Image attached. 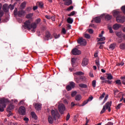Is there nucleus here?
Segmentation results:
<instances>
[{
    "instance_id": "obj_1",
    "label": "nucleus",
    "mask_w": 125,
    "mask_h": 125,
    "mask_svg": "<svg viewBox=\"0 0 125 125\" xmlns=\"http://www.w3.org/2000/svg\"><path fill=\"white\" fill-rule=\"evenodd\" d=\"M52 116H49L48 118V122L50 124H52L53 123V119L56 120V118H60V115L58 110H54L53 109L51 111Z\"/></svg>"
},
{
    "instance_id": "obj_2",
    "label": "nucleus",
    "mask_w": 125,
    "mask_h": 125,
    "mask_svg": "<svg viewBox=\"0 0 125 125\" xmlns=\"http://www.w3.org/2000/svg\"><path fill=\"white\" fill-rule=\"evenodd\" d=\"M30 23L31 21L29 20L27 21L24 22V26L28 28L29 31H30V30L35 31V29L37 28V24L36 23H32L30 24Z\"/></svg>"
},
{
    "instance_id": "obj_3",
    "label": "nucleus",
    "mask_w": 125,
    "mask_h": 125,
    "mask_svg": "<svg viewBox=\"0 0 125 125\" xmlns=\"http://www.w3.org/2000/svg\"><path fill=\"white\" fill-rule=\"evenodd\" d=\"M84 77L83 76H80L79 77L74 75V79L76 83H79L81 82H83L84 81Z\"/></svg>"
},
{
    "instance_id": "obj_4",
    "label": "nucleus",
    "mask_w": 125,
    "mask_h": 125,
    "mask_svg": "<svg viewBox=\"0 0 125 125\" xmlns=\"http://www.w3.org/2000/svg\"><path fill=\"white\" fill-rule=\"evenodd\" d=\"M77 43L81 46H85L87 44V41L85 39L81 37L77 40Z\"/></svg>"
},
{
    "instance_id": "obj_5",
    "label": "nucleus",
    "mask_w": 125,
    "mask_h": 125,
    "mask_svg": "<svg viewBox=\"0 0 125 125\" xmlns=\"http://www.w3.org/2000/svg\"><path fill=\"white\" fill-rule=\"evenodd\" d=\"M58 108L59 109V111L61 115L64 114V112L65 110V106L64 104H59Z\"/></svg>"
},
{
    "instance_id": "obj_6",
    "label": "nucleus",
    "mask_w": 125,
    "mask_h": 125,
    "mask_svg": "<svg viewBox=\"0 0 125 125\" xmlns=\"http://www.w3.org/2000/svg\"><path fill=\"white\" fill-rule=\"evenodd\" d=\"M5 107V100L4 99L0 100V112H3Z\"/></svg>"
},
{
    "instance_id": "obj_7",
    "label": "nucleus",
    "mask_w": 125,
    "mask_h": 125,
    "mask_svg": "<svg viewBox=\"0 0 125 125\" xmlns=\"http://www.w3.org/2000/svg\"><path fill=\"white\" fill-rule=\"evenodd\" d=\"M71 53H72V55H75V56L79 55L81 54V51L76 48H74L72 50Z\"/></svg>"
},
{
    "instance_id": "obj_8",
    "label": "nucleus",
    "mask_w": 125,
    "mask_h": 125,
    "mask_svg": "<svg viewBox=\"0 0 125 125\" xmlns=\"http://www.w3.org/2000/svg\"><path fill=\"white\" fill-rule=\"evenodd\" d=\"M116 21L118 22L123 23L125 21V17L124 16H118L116 18Z\"/></svg>"
},
{
    "instance_id": "obj_9",
    "label": "nucleus",
    "mask_w": 125,
    "mask_h": 125,
    "mask_svg": "<svg viewBox=\"0 0 125 125\" xmlns=\"http://www.w3.org/2000/svg\"><path fill=\"white\" fill-rule=\"evenodd\" d=\"M19 112L20 114L21 115H25V108L24 106H21L19 110Z\"/></svg>"
},
{
    "instance_id": "obj_10",
    "label": "nucleus",
    "mask_w": 125,
    "mask_h": 125,
    "mask_svg": "<svg viewBox=\"0 0 125 125\" xmlns=\"http://www.w3.org/2000/svg\"><path fill=\"white\" fill-rule=\"evenodd\" d=\"M14 107L15 106L12 104H10L8 106V108H7V111L9 112V114L8 115V117H9L11 114V112L10 111V110L13 109Z\"/></svg>"
},
{
    "instance_id": "obj_11",
    "label": "nucleus",
    "mask_w": 125,
    "mask_h": 125,
    "mask_svg": "<svg viewBox=\"0 0 125 125\" xmlns=\"http://www.w3.org/2000/svg\"><path fill=\"white\" fill-rule=\"evenodd\" d=\"M112 105V101L110 102H107L105 104L106 109H108L109 112H111V106Z\"/></svg>"
},
{
    "instance_id": "obj_12",
    "label": "nucleus",
    "mask_w": 125,
    "mask_h": 125,
    "mask_svg": "<svg viewBox=\"0 0 125 125\" xmlns=\"http://www.w3.org/2000/svg\"><path fill=\"white\" fill-rule=\"evenodd\" d=\"M88 64V59L84 58L83 59V62L82 63V65L83 66H85L86 65H87Z\"/></svg>"
},
{
    "instance_id": "obj_13",
    "label": "nucleus",
    "mask_w": 125,
    "mask_h": 125,
    "mask_svg": "<svg viewBox=\"0 0 125 125\" xmlns=\"http://www.w3.org/2000/svg\"><path fill=\"white\" fill-rule=\"evenodd\" d=\"M42 104L37 103L35 104L34 107L36 110H37V111H40L42 109Z\"/></svg>"
},
{
    "instance_id": "obj_14",
    "label": "nucleus",
    "mask_w": 125,
    "mask_h": 125,
    "mask_svg": "<svg viewBox=\"0 0 125 125\" xmlns=\"http://www.w3.org/2000/svg\"><path fill=\"white\" fill-rule=\"evenodd\" d=\"M116 35L118 38H124L125 39V34L124 35L123 33L121 32H118L116 33Z\"/></svg>"
},
{
    "instance_id": "obj_15",
    "label": "nucleus",
    "mask_w": 125,
    "mask_h": 125,
    "mask_svg": "<svg viewBox=\"0 0 125 125\" xmlns=\"http://www.w3.org/2000/svg\"><path fill=\"white\" fill-rule=\"evenodd\" d=\"M104 15H102L100 17H97L93 19V21L96 23H99L101 21V18H102V16H104Z\"/></svg>"
},
{
    "instance_id": "obj_16",
    "label": "nucleus",
    "mask_w": 125,
    "mask_h": 125,
    "mask_svg": "<svg viewBox=\"0 0 125 125\" xmlns=\"http://www.w3.org/2000/svg\"><path fill=\"white\" fill-rule=\"evenodd\" d=\"M26 13L25 11L24 10H20L18 12V15L20 17H21L22 16H24L25 15V14Z\"/></svg>"
},
{
    "instance_id": "obj_17",
    "label": "nucleus",
    "mask_w": 125,
    "mask_h": 125,
    "mask_svg": "<svg viewBox=\"0 0 125 125\" xmlns=\"http://www.w3.org/2000/svg\"><path fill=\"white\" fill-rule=\"evenodd\" d=\"M51 33L49 32H46L45 34V40L48 41L49 39L51 38Z\"/></svg>"
},
{
    "instance_id": "obj_18",
    "label": "nucleus",
    "mask_w": 125,
    "mask_h": 125,
    "mask_svg": "<svg viewBox=\"0 0 125 125\" xmlns=\"http://www.w3.org/2000/svg\"><path fill=\"white\" fill-rule=\"evenodd\" d=\"M121 26L122 25L120 24H115L113 26V29L115 30H119L121 28Z\"/></svg>"
},
{
    "instance_id": "obj_19",
    "label": "nucleus",
    "mask_w": 125,
    "mask_h": 125,
    "mask_svg": "<svg viewBox=\"0 0 125 125\" xmlns=\"http://www.w3.org/2000/svg\"><path fill=\"white\" fill-rule=\"evenodd\" d=\"M63 1H65L64 5L69 6L71 5L72 3L71 0H62Z\"/></svg>"
},
{
    "instance_id": "obj_20",
    "label": "nucleus",
    "mask_w": 125,
    "mask_h": 125,
    "mask_svg": "<svg viewBox=\"0 0 125 125\" xmlns=\"http://www.w3.org/2000/svg\"><path fill=\"white\" fill-rule=\"evenodd\" d=\"M84 74V73L82 71H77L73 73L74 76H82Z\"/></svg>"
},
{
    "instance_id": "obj_21",
    "label": "nucleus",
    "mask_w": 125,
    "mask_h": 125,
    "mask_svg": "<svg viewBox=\"0 0 125 125\" xmlns=\"http://www.w3.org/2000/svg\"><path fill=\"white\" fill-rule=\"evenodd\" d=\"M79 86L82 88H87L88 87L87 85L83 83L79 84Z\"/></svg>"
},
{
    "instance_id": "obj_22",
    "label": "nucleus",
    "mask_w": 125,
    "mask_h": 125,
    "mask_svg": "<svg viewBox=\"0 0 125 125\" xmlns=\"http://www.w3.org/2000/svg\"><path fill=\"white\" fill-rule=\"evenodd\" d=\"M73 21H74L73 19L71 17H69L67 19V22L68 23L71 24L73 22Z\"/></svg>"
},
{
    "instance_id": "obj_23",
    "label": "nucleus",
    "mask_w": 125,
    "mask_h": 125,
    "mask_svg": "<svg viewBox=\"0 0 125 125\" xmlns=\"http://www.w3.org/2000/svg\"><path fill=\"white\" fill-rule=\"evenodd\" d=\"M76 62V59L74 58H72L71 59V65L73 67H75V63Z\"/></svg>"
},
{
    "instance_id": "obj_24",
    "label": "nucleus",
    "mask_w": 125,
    "mask_h": 125,
    "mask_svg": "<svg viewBox=\"0 0 125 125\" xmlns=\"http://www.w3.org/2000/svg\"><path fill=\"white\" fill-rule=\"evenodd\" d=\"M69 85H70L72 88H74L75 87L76 84L74 82H72V81H71L70 82H69Z\"/></svg>"
},
{
    "instance_id": "obj_25",
    "label": "nucleus",
    "mask_w": 125,
    "mask_h": 125,
    "mask_svg": "<svg viewBox=\"0 0 125 125\" xmlns=\"http://www.w3.org/2000/svg\"><path fill=\"white\" fill-rule=\"evenodd\" d=\"M115 46L116 44L115 43L111 44L109 46V49L113 50L114 49H115Z\"/></svg>"
},
{
    "instance_id": "obj_26",
    "label": "nucleus",
    "mask_w": 125,
    "mask_h": 125,
    "mask_svg": "<svg viewBox=\"0 0 125 125\" xmlns=\"http://www.w3.org/2000/svg\"><path fill=\"white\" fill-rule=\"evenodd\" d=\"M113 16H115V17H116V16H119L118 15L120 14V12L118 11H113Z\"/></svg>"
},
{
    "instance_id": "obj_27",
    "label": "nucleus",
    "mask_w": 125,
    "mask_h": 125,
    "mask_svg": "<svg viewBox=\"0 0 125 125\" xmlns=\"http://www.w3.org/2000/svg\"><path fill=\"white\" fill-rule=\"evenodd\" d=\"M82 99V96L80 95H76L75 97V100L76 101H80Z\"/></svg>"
},
{
    "instance_id": "obj_28",
    "label": "nucleus",
    "mask_w": 125,
    "mask_h": 125,
    "mask_svg": "<svg viewBox=\"0 0 125 125\" xmlns=\"http://www.w3.org/2000/svg\"><path fill=\"white\" fill-rule=\"evenodd\" d=\"M115 83H116V84H117L120 86L122 85V83L121 82V80L119 79L116 80Z\"/></svg>"
},
{
    "instance_id": "obj_29",
    "label": "nucleus",
    "mask_w": 125,
    "mask_h": 125,
    "mask_svg": "<svg viewBox=\"0 0 125 125\" xmlns=\"http://www.w3.org/2000/svg\"><path fill=\"white\" fill-rule=\"evenodd\" d=\"M31 115L34 119H35V120L37 119L38 117L35 112H32Z\"/></svg>"
},
{
    "instance_id": "obj_30",
    "label": "nucleus",
    "mask_w": 125,
    "mask_h": 125,
    "mask_svg": "<svg viewBox=\"0 0 125 125\" xmlns=\"http://www.w3.org/2000/svg\"><path fill=\"white\" fill-rule=\"evenodd\" d=\"M105 19L106 20L110 21L112 19V16L107 15L105 16Z\"/></svg>"
},
{
    "instance_id": "obj_31",
    "label": "nucleus",
    "mask_w": 125,
    "mask_h": 125,
    "mask_svg": "<svg viewBox=\"0 0 125 125\" xmlns=\"http://www.w3.org/2000/svg\"><path fill=\"white\" fill-rule=\"evenodd\" d=\"M107 79L108 80H111L113 79V76L111 74H107Z\"/></svg>"
},
{
    "instance_id": "obj_32",
    "label": "nucleus",
    "mask_w": 125,
    "mask_h": 125,
    "mask_svg": "<svg viewBox=\"0 0 125 125\" xmlns=\"http://www.w3.org/2000/svg\"><path fill=\"white\" fill-rule=\"evenodd\" d=\"M97 40L98 42L104 41L105 37H101V38H97Z\"/></svg>"
},
{
    "instance_id": "obj_33",
    "label": "nucleus",
    "mask_w": 125,
    "mask_h": 125,
    "mask_svg": "<svg viewBox=\"0 0 125 125\" xmlns=\"http://www.w3.org/2000/svg\"><path fill=\"white\" fill-rule=\"evenodd\" d=\"M109 97V95H106L104 99V100L103 101V102L102 103V104H104L108 100V98Z\"/></svg>"
},
{
    "instance_id": "obj_34",
    "label": "nucleus",
    "mask_w": 125,
    "mask_h": 125,
    "mask_svg": "<svg viewBox=\"0 0 125 125\" xmlns=\"http://www.w3.org/2000/svg\"><path fill=\"white\" fill-rule=\"evenodd\" d=\"M105 111H106V106L105 105H104L103 109L102 111L100 112L101 114H102L105 112Z\"/></svg>"
},
{
    "instance_id": "obj_35",
    "label": "nucleus",
    "mask_w": 125,
    "mask_h": 125,
    "mask_svg": "<svg viewBox=\"0 0 125 125\" xmlns=\"http://www.w3.org/2000/svg\"><path fill=\"white\" fill-rule=\"evenodd\" d=\"M105 95H106V94L104 92L103 93L101 96L99 98V100H103L104 97H105Z\"/></svg>"
},
{
    "instance_id": "obj_36",
    "label": "nucleus",
    "mask_w": 125,
    "mask_h": 125,
    "mask_svg": "<svg viewBox=\"0 0 125 125\" xmlns=\"http://www.w3.org/2000/svg\"><path fill=\"white\" fill-rule=\"evenodd\" d=\"M120 47L122 50H125V43L121 44Z\"/></svg>"
},
{
    "instance_id": "obj_37",
    "label": "nucleus",
    "mask_w": 125,
    "mask_h": 125,
    "mask_svg": "<svg viewBox=\"0 0 125 125\" xmlns=\"http://www.w3.org/2000/svg\"><path fill=\"white\" fill-rule=\"evenodd\" d=\"M3 10L5 12H7L8 11L7 6H6V4H4L3 6Z\"/></svg>"
},
{
    "instance_id": "obj_38",
    "label": "nucleus",
    "mask_w": 125,
    "mask_h": 125,
    "mask_svg": "<svg viewBox=\"0 0 125 125\" xmlns=\"http://www.w3.org/2000/svg\"><path fill=\"white\" fill-rule=\"evenodd\" d=\"M88 101L86 100L83 102L82 105H79V106H83L85 105H86L87 104H88Z\"/></svg>"
},
{
    "instance_id": "obj_39",
    "label": "nucleus",
    "mask_w": 125,
    "mask_h": 125,
    "mask_svg": "<svg viewBox=\"0 0 125 125\" xmlns=\"http://www.w3.org/2000/svg\"><path fill=\"white\" fill-rule=\"evenodd\" d=\"M93 87L95 88L96 86V80H94L92 82Z\"/></svg>"
},
{
    "instance_id": "obj_40",
    "label": "nucleus",
    "mask_w": 125,
    "mask_h": 125,
    "mask_svg": "<svg viewBox=\"0 0 125 125\" xmlns=\"http://www.w3.org/2000/svg\"><path fill=\"white\" fill-rule=\"evenodd\" d=\"M84 38L86 39H90L91 38V36L89 34H85Z\"/></svg>"
},
{
    "instance_id": "obj_41",
    "label": "nucleus",
    "mask_w": 125,
    "mask_h": 125,
    "mask_svg": "<svg viewBox=\"0 0 125 125\" xmlns=\"http://www.w3.org/2000/svg\"><path fill=\"white\" fill-rule=\"evenodd\" d=\"M66 89L67 91H69L72 90V88L70 85H67V86H66Z\"/></svg>"
},
{
    "instance_id": "obj_42",
    "label": "nucleus",
    "mask_w": 125,
    "mask_h": 125,
    "mask_svg": "<svg viewBox=\"0 0 125 125\" xmlns=\"http://www.w3.org/2000/svg\"><path fill=\"white\" fill-rule=\"evenodd\" d=\"M95 63L96 64V65L99 67L100 65V61L99 60H97L95 61Z\"/></svg>"
},
{
    "instance_id": "obj_43",
    "label": "nucleus",
    "mask_w": 125,
    "mask_h": 125,
    "mask_svg": "<svg viewBox=\"0 0 125 125\" xmlns=\"http://www.w3.org/2000/svg\"><path fill=\"white\" fill-rule=\"evenodd\" d=\"M33 15V14L32 13H30L26 16V18L27 19H31Z\"/></svg>"
},
{
    "instance_id": "obj_44",
    "label": "nucleus",
    "mask_w": 125,
    "mask_h": 125,
    "mask_svg": "<svg viewBox=\"0 0 125 125\" xmlns=\"http://www.w3.org/2000/svg\"><path fill=\"white\" fill-rule=\"evenodd\" d=\"M26 2L25 1L23 2L21 5V7L22 8H24L25 6H26Z\"/></svg>"
},
{
    "instance_id": "obj_45",
    "label": "nucleus",
    "mask_w": 125,
    "mask_h": 125,
    "mask_svg": "<svg viewBox=\"0 0 125 125\" xmlns=\"http://www.w3.org/2000/svg\"><path fill=\"white\" fill-rule=\"evenodd\" d=\"M41 19L39 18V19L36 20L35 22H33V23H36V25H37V24H38L41 22Z\"/></svg>"
},
{
    "instance_id": "obj_46",
    "label": "nucleus",
    "mask_w": 125,
    "mask_h": 125,
    "mask_svg": "<svg viewBox=\"0 0 125 125\" xmlns=\"http://www.w3.org/2000/svg\"><path fill=\"white\" fill-rule=\"evenodd\" d=\"M75 14V11H72L71 12L70 14H68L67 16H73Z\"/></svg>"
},
{
    "instance_id": "obj_47",
    "label": "nucleus",
    "mask_w": 125,
    "mask_h": 125,
    "mask_svg": "<svg viewBox=\"0 0 125 125\" xmlns=\"http://www.w3.org/2000/svg\"><path fill=\"white\" fill-rule=\"evenodd\" d=\"M70 118V115L69 113H68L66 117V121H68L69 120Z\"/></svg>"
},
{
    "instance_id": "obj_48",
    "label": "nucleus",
    "mask_w": 125,
    "mask_h": 125,
    "mask_svg": "<svg viewBox=\"0 0 125 125\" xmlns=\"http://www.w3.org/2000/svg\"><path fill=\"white\" fill-rule=\"evenodd\" d=\"M89 76H90L91 78H94V74H93L92 71H90V72L89 73Z\"/></svg>"
},
{
    "instance_id": "obj_49",
    "label": "nucleus",
    "mask_w": 125,
    "mask_h": 125,
    "mask_svg": "<svg viewBox=\"0 0 125 125\" xmlns=\"http://www.w3.org/2000/svg\"><path fill=\"white\" fill-rule=\"evenodd\" d=\"M104 83H108V84H110L112 83V81H109V80H105V81H104Z\"/></svg>"
},
{
    "instance_id": "obj_50",
    "label": "nucleus",
    "mask_w": 125,
    "mask_h": 125,
    "mask_svg": "<svg viewBox=\"0 0 125 125\" xmlns=\"http://www.w3.org/2000/svg\"><path fill=\"white\" fill-rule=\"evenodd\" d=\"M54 36L55 37V39H59L60 37V34H54Z\"/></svg>"
},
{
    "instance_id": "obj_51",
    "label": "nucleus",
    "mask_w": 125,
    "mask_h": 125,
    "mask_svg": "<svg viewBox=\"0 0 125 125\" xmlns=\"http://www.w3.org/2000/svg\"><path fill=\"white\" fill-rule=\"evenodd\" d=\"M77 92H76V91H74V92H73L71 93V96L72 97H74L76 96V95L77 94Z\"/></svg>"
},
{
    "instance_id": "obj_52",
    "label": "nucleus",
    "mask_w": 125,
    "mask_h": 125,
    "mask_svg": "<svg viewBox=\"0 0 125 125\" xmlns=\"http://www.w3.org/2000/svg\"><path fill=\"white\" fill-rule=\"evenodd\" d=\"M37 4H39L41 8H42L43 6V4L42 2H37Z\"/></svg>"
},
{
    "instance_id": "obj_53",
    "label": "nucleus",
    "mask_w": 125,
    "mask_h": 125,
    "mask_svg": "<svg viewBox=\"0 0 125 125\" xmlns=\"http://www.w3.org/2000/svg\"><path fill=\"white\" fill-rule=\"evenodd\" d=\"M124 62H119V63H118L117 64V66H123L124 65Z\"/></svg>"
},
{
    "instance_id": "obj_54",
    "label": "nucleus",
    "mask_w": 125,
    "mask_h": 125,
    "mask_svg": "<svg viewBox=\"0 0 125 125\" xmlns=\"http://www.w3.org/2000/svg\"><path fill=\"white\" fill-rule=\"evenodd\" d=\"M121 10L123 12V13L125 14V6H123L121 7Z\"/></svg>"
},
{
    "instance_id": "obj_55",
    "label": "nucleus",
    "mask_w": 125,
    "mask_h": 125,
    "mask_svg": "<svg viewBox=\"0 0 125 125\" xmlns=\"http://www.w3.org/2000/svg\"><path fill=\"white\" fill-rule=\"evenodd\" d=\"M14 6L13 5H11L10 4V5L9 6V8L11 9V10H13L14 8Z\"/></svg>"
},
{
    "instance_id": "obj_56",
    "label": "nucleus",
    "mask_w": 125,
    "mask_h": 125,
    "mask_svg": "<svg viewBox=\"0 0 125 125\" xmlns=\"http://www.w3.org/2000/svg\"><path fill=\"white\" fill-rule=\"evenodd\" d=\"M90 26H91L92 28H94V29H96L97 28V26L95 25L94 24H90Z\"/></svg>"
},
{
    "instance_id": "obj_57",
    "label": "nucleus",
    "mask_w": 125,
    "mask_h": 125,
    "mask_svg": "<svg viewBox=\"0 0 125 125\" xmlns=\"http://www.w3.org/2000/svg\"><path fill=\"white\" fill-rule=\"evenodd\" d=\"M3 14H4L3 11L0 10V17H2L3 16Z\"/></svg>"
},
{
    "instance_id": "obj_58",
    "label": "nucleus",
    "mask_w": 125,
    "mask_h": 125,
    "mask_svg": "<svg viewBox=\"0 0 125 125\" xmlns=\"http://www.w3.org/2000/svg\"><path fill=\"white\" fill-rule=\"evenodd\" d=\"M93 99V96L89 97L87 99L88 102H90Z\"/></svg>"
},
{
    "instance_id": "obj_59",
    "label": "nucleus",
    "mask_w": 125,
    "mask_h": 125,
    "mask_svg": "<svg viewBox=\"0 0 125 125\" xmlns=\"http://www.w3.org/2000/svg\"><path fill=\"white\" fill-rule=\"evenodd\" d=\"M73 8H74V7H73V6H70L69 7H68V8L67 9V10L68 11H69L71 10L72 9H73Z\"/></svg>"
},
{
    "instance_id": "obj_60",
    "label": "nucleus",
    "mask_w": 125,
    "mask_h": 125,
    "mask_svg": "<svg viewBox=\"0 0 125 125\" xmlns=\"http://www.w3.org/2000/svg\"><path fill=\"white\" fill-rule=\"evenodd\" d=\"M122 104H119L116 107V108L117 109H120V107L122 106Z\"/></svg>"
},
{
    "instance_id": "obj_61",
    "label": "nucleus",
    "mask_w": 125,
    "mask_h": 125,
    "mask_svg": "<svg viewBox=\"0 0 125 125\" xmlns=\"http://www.w3.org/2000/svg\"><path fill=\"white\" fill-rule=\"evenodd\" d=\"M17 9H15L14 11V14L15 16L17 15H18V12H17Z\"/></svg>"
},
{
    "instance_id": "obj_62",
    "label": "nucleus",
    "mask_w": 125,
    "mask_h": 125,
    "mask_svg": "<svg viewBox=\"0 0 125 125\" xmlns=\"http://www.w3.org/2000/svg\"><path fill=\"white\" fill-rule=\"evenodd\" d=\"M104 34V32H102L101 34H100L99 35V38H102Z\"/></svg>"
},
{
    "instance_id": "obj_63",
    "label": "nucleus",
    "mask_w": 125,
    "mask_h": 125,
    "mask_svg": "<svg viewBox=\"0 0 125 125\" xmlns=\"http://www.w3.org/2000/svg\"><path fill=\"white\" fill-rule=\"evenodd\" d=\"M51 19H52V21H55V16H53L52 17H51Z\"/></svg>"
},
{
    "instance_id": "obj_64",
    "label": "nucleus",
    "mask_w": 125,
    "mask_h": 125,
    "mask_svg": "<svg viewBox=\"0 0 125 125\" xmlns=\"http://www.w3.org/2000/svg\"><path fill=\"white\" fill-rule=\"evenodd\" d=\"M113 125V123H112V122H108L107 124H106L105 125Z\"/></svg>"
}]
</instances>
